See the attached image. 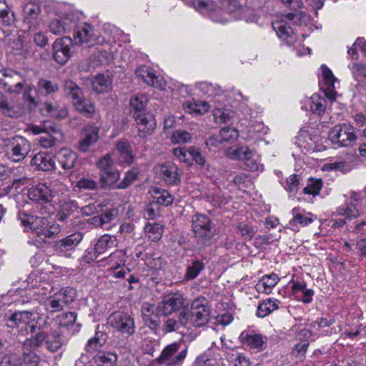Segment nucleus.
Listing matches in <instances>:
<instances>
[{"instance_id":"1","label":"nucleus","mask_w":366,"mask_h":366,"mask_svg":"<svg viewBox=\"0 0 366 366\" xmlns=\"http://www.w3.org/2000/svg\"><path fill=\"white\" fill-rule=\"evenodd\" d=\"M19 219L23 226L29 227L43 241L54 237L59 232V225H50L46 217L34 216L21 212L19 214Z\"/></svg>"},{"instance_id":"2","label":"nucleus","mask_w":366,"mask_h":366,"mask_svg":"<svg viewBox=\"0 0 366 366\" xmlns=\"http://www.w3.org/2000/svg\"><path fill=\"white\" fill-rule=\"evenodd\" d=\"M58 324L53 319L48 316L45 317H39L34 324L29 326V332L36 334L29 339L26 340L24 345L29 344L33 347H40L48 336L54 335L59 332Z\"/></svg>"},{"instance_id":"3","label":"nucleus","mask_w":366,"mask_h":366,"mask_svg":"<svg viewBox=\"0 0 366 366\" xmlns=\"http://www.w3.org/2000/svg\"><path fill=\"white\" fill-rule=\"evenodd\" d=\"M57 186L58 184L56 182L51 183L49 186L39 184L29 189L28 197L32 202L39 204L56 202V198L63 194L62 190L64 189V187L57 189Z\"/></svg>"},{"instance_id":"4","label":"nucleus","mask_w":366,"mask_h":366,"mask_svg":"<svg viewBox=\"0 0 366 366\" xmlns=\"http://www.w3.org/2000/svg\"><path fill=\"white\" fill-rule=\"evenodd\" d=\"M183 311L188 316V324L194 327L205 325L209 319V310L204 298H197L191 304L190 308L183 307Z\"/></svg>"},{"instance_id":"5","label":"nucleus","mask_w":366,"mask_h":366,"mask_svg":"<svg viewBox=\"0 0 366 366\" xmlns=\"http://www.w3.org/2000/svg\"><path fill=\"white\" fill-rule=\"evenodd\" d=\"M4 143L9 157L14 162L22 161L31 151L29 142L21 136L6 139Z\"/></svg>"},{"instance_id":"6","label":"nucleus","mask_w":366,"mask_h":366,"mask_svg":"<svg viewBox=\"0 0 366 366\" xmlns=\"http://www.w3.org/2000/svg\"><path fill=\"white\" fill-rule=\"evenodd\" d=\"M71 291V289L67 287L45 299L39 297L40 295H45L44 292L36 291L34 292V295L38 296V299L40 301H43L46 311L49 312H56L64 310V307L68 305L69 301L71 300L72 297L70 296V300H69L68 297V293Z\"/></svg>"},{"instance_id":"7","label":"nucleus","mask_w":366,"mask_h":366,"mask_svg":"<svg viewBox=\"0 0 366 366\" xmlns=\"http://www.w3.org/2000/svg\"><path fill=\"white\" fill-rule=\"evenodd\" d=\"M108 324L122 335L129 336L135 332L134 320L128 312L122 311L112 312L108 317Z\"/></svg>"},{"instance_id":"8","label":"nucleus","mask_w":366,"mask_h":366,"mask_svg":"<svg viewBox=\"0 0 366 366\" xmlns=\"http://www.w3.org/2000/svg\"><path fill=\"white\" fill-rule=\"evenodd\" d=\"M180 342H174L167 345L162 352L157 360L166 366H175L181 363L187 354V348L181 349Z\"/></svg>"},{"instance_id":"9","label":"nucleus","mask_w":366,"mask_h":366,"mask_svg":"<svg viewBox=\"0 0 366 366\" xmlns=\"http://www.w3.org/2000/svg\"><path fill=\"white\" fill-rule=\"evenodd\" d=\"M329 139L340 147H349L356 140L355 129L347 124L336 125L330 130Z\"/></svg>"},{"instance_id":"10","label":"nucleus","mask_w":366,"mask_h":366,"mask_svg":"<svg viewBox=\"0 0 366 366\" xmlns=\"http://www.w3.org/2000/svg\"><path fill=\"white\" fill-rule=\"evenodd\" d=\"M192 231L197 242L204 244L213 237L211 220L209 217L203 214H195L192 217Z\"/></svg>"},{"instance_id":"11","label":"nucleus","mask_w":366,"mask_h":366,"mask_svg":"<svg viewBox=\"0 0 366 366\" xmlns=\"http://www.w3.org/2000/svg\"><path fill=\"white\" fill-rule=\"evenodd\" d=\"M154 173L167 184L175 185L180 182L179 168L172 162L157 164L154 167Z\"/></svg>"},{"instance_id":"12","label":"nucleus","mask_w":366,"mask_h":366,"mask_svg":"<svg viewBox=\"0 0 366 366\" xmlns=\"http://www.w3.org/2000/svg\"><path fill=\"white\" fill-rule=\"evenodd\" d=\"M185 298L180 293H173L164 297L157 310L159 314L167 315L184 307Z\"/></svg>"},{"instance_id":"13","label":"nucleus","mask_w":366,"mask_h":366,"mask_svg":"<svg viewBox=\"0 0 366 366\" xmlns=\"http://www.w3.org/2000/svg\"><path fill=\"white\" fill-rule=\"evenodd\" d=\"M73 40L76 45H85L88 47L99 42L94 27L89 24H84L77 27Z\"/></svg>"},{"instance_id":"14","label":"nucleus","mask_w":366,"mask_h":366,"mask_svg":"<svg viewBox=\"0 0 366 366\" xmlns=\"http://www.w3.org/2000/svg\"><path fill=\"white\" fill-rule=\"evenodd\" d=\"M71 39L67 36L57 39L53 43V58L59 64L64 65L71 57Z\"/></svg>"},{"instance_id":"15","label":"nucleus","mask_w":366,"mask_h":366,"mask_svg":"<svg viewBox=\"0 0 366 366\" xmlns=\"http://www.w3.org/2000/svg\"><path fill=\"white\" fill-rule=\"evenodd\" d=\"M135 74L137 76L141 79L145 84L152 87L163 89L165 86V82L160 76H157L154 71L147 66H142L136 69Z\"/></svg>"},{"instance_id":"16","label":"nucleus","mask_w":366,"mask_h":366,"mask_svg":"<svg viewBox=\"0 0 366 366\" xmlns=\"http://www.w3.org/2000/svg\"><path fill=\"white\" fill-rule=\"evenodd\" d=\"M36 310L17 311L6 319V325L9 328L19 327L20 325H26L29 330L30 323L35 320L34 315Z\"/></svg>"},{"instance_id":"17","label":"nucleus","mask_w":366,"mask_h":366,"mask_svg":"<svg viewBox=\"0 0 366 366\" xmlns=\"http://www.w3.org/2000/svg\"><path fill=\"white\" fill-rule=\"evenodd\" d=\"M99 129L94 124L86 125L81 132V137L79 142L78 148L81 152H86L91 146L99 139Z\"/></svg>"},{"instance_id":"18","label":"nucleus","mask_w":366,"mask_h":366,"mask_svg":"<svg viewBox=\"0 0 366 366\" xmlns=\"http://www.w3.org/2000/svg\"><path fill=\"white\" fill-rule=\"evenodd\" d=\"M137 122L139 136L145 138L152 134L155 129L156 123L154 117L149 113L142 114L140 117L134 118Z\"/></svg>"},{"instance_id":"19","label":"nucleus","mask_w":366,"mask_h":366,"mask_svg":"<svg viewBox=\"0 0 366 366\" xmlns=\"http://www.w3.org/2000/svg\"><path fill=\"white\" fill-rule=\"evenodd\" d=\"M291 213L292 218L289 222V225L295 229V227L297 224L301 227H306L311 224L314 219L315 216L310 212H306L300 207H295L292 209Z\"/></svg>"},{"instance_id":"20","label":"nucleus","mask_w":366,"mask_h":366,"mask_svg":"<svg viewBox=\"0 0 366 366\" xmlns=\"http://www.w3.org/2000/svg\"><path fill=\"white\" fill-rule=\"evenodd\" d=\"M321 69L325 84L322 89L326 97L330 99H335L337 94L335 90V84L337 81V79L334 76L332 71L325 65H322Z\"/></svg>"},{"instance_id":"21","label":"nucleus","mask_w":366,"mask_h":366,"mask_svg":"<svg viewBox=\"0 0 366 366\" xmlns=\"http://www.w3.org/2000/svg\"><path fill=\"white\" fill-rule=\"evenodd\" d=\"M119 164H131L134 162V156L131 144L127 139L119 140L116 145Z\"/></svg>"},{"instance_id":"22","label":"nucleus","mask_w":366,"mask_h":366,"mask_svg":"<svg viewBox=\"0 0 366 366\" xmlns=\"http://www.w3.org/2000/svg\"><path fill=\"white\" fill-rule=\"evenodd\" d=\"M116 238L114 237L104 234L102 236L95 244L94 247V254L89 253L91 260L96 259L99 255L104 253L107 249L116 246Z\"/></svg>"},{"instance_id":"23","label":"nucleus","mask_w":366,"mask_h":366,"mask_svg":"<svg viewBox=\"0 0 366 366\" xmlns=\"http://www.w3.org/2000/svg\"><path fill=\"white\" fill-rule=\"evenodd\" d=\"M56 158L61 167L65 171H68L74 167L77 155L69 149L62 148L56 154Z\"/></svg>"},{"instance_id":"24","label":"nucleus","mask_w":366,"mask_h":366,"mask_svg":"<svg viewBox=\"0 0 366 366\" xmlns=\"http://www.w3.org/2000/svg\"><path fill=\"white\" fill-rule=\"evenodd\" d=\"M0 111L11 118H19L24 113V108L21 104L9 105L7 97L0 92Z\"/></svg>"},{"instance_id":"25","label":"nucleus","mask_w":366,"mask_h":366,"mask_svg":"<svg viewBox=\"0 0 366 366\" xmlns=\"http://www.w3.org/2000/svg\"><path fill=\"white\" fill-rule=\"evenodd\" d=\"M191 5L202 14H209L211 17L217 21L214 14L222 13L219 7L216 6L215 3L212 0H192Z\"/></svg>"},{"instance_id":"26","label":"nucleus","mask_w":366,"mask_h":366,"mask_svg":"<svg viewBox=\"0 0 366 366\" xmlns=\"http://www.w3.org/2000/svg\"><path fill=\"white\" fill-rule=\"evenodd\" d=\"M82 238L80 232H75L56 242L55 247L60 252L71 250L80 243Z\"/></svg>"},{"instance_id":"27","label":"nucleus","mask_w":366,"mask_h":366,"mask_svg":"<svg viewBox=\"0 0 366 366\" xmlns=\"http://www.w3.org/2000/svg\"><path fill=\"white\" fill-rule=\"evenodd\" d=\"M31 164L42 171H51L55 167V163L51 156L43 152H39L34 155L31 161Z\"/></svg>"},{"instance_id":"28","label":"nucleus","mask_w":366,"mask_h":366,"mask_svg":"<svg viewBox=\"0 0 366 366\" xmlns=\"http://www.w3.org/2000/svg\"><path fill=\"white\" fill-rule=\"evenodd\" d=\"M147 102L148 99L143 94H138L131 98L129 104L133 118L140 117V115L146 113Z\"/></svg>"},{"instance_id":"29","label":"nucleus","mask_w":366,"mask_h":366,"mask_svg":"<svg viewBox=\"0 0 366 366\" xmlns=\"http://www.w3.org/2000/svg\"><path fill=\"white\" fill-rule=\"evenodd\" d=\"M56 201L60 208V212L58 214L60 221H64L79 208L78 203L71 199H66L61 197V198L57 197Z\"/></svg>"},{"instance_id":"30","label":"nucleus","mask_w":366,"mask_h":366,"mask_svg":"<svg viewBox=\"0 0 366 366\" xmlns=\"http://www.w3.org/2000/svg\"><path fill=\"white\" fill-rule=\"evenodd\" d=\"M48 26L52 34L61 35L71 29L73 23L67 18L54 19L49 22Z\"/></svg>"},{"instance_id":"31","label":"nucleus","mask_w":366,"mask_h":366,"mask_svg":"<svg viewBox=\"0 0 366 366\" xmlns=\"http://www.w3.org/2000/svg\"><path fill=\"white\" fill-rule=\"evenodd\" d=\"M279 280V277L274 273L264 275L256 285V289L258 292L269 294Z\"/></svg>"},{"instance_id":"32","label":"nucleus","mask_w":366,"mask_h":366,"mask_svg":"<svg viewBox=\"0 0 366 366\" xmlns=\"http://www.w3.org/2000/svg\"><path fill=\"white\" fill-rule=\"evenodd\" d=\"M45 137L39 138V144L44 148H50L56 144V142L62 140L63 135L59 127L56 125L48 131Z\"/></svg>"},{"instance_id":"33","label":"nucleus","mask_w":366,"mask_h":366,"mask_svg":"<svg viewBox=\"0 0 366 366\" xmlns=\"http://www.w3.org/2000/svg\"><path fill=\"white\" fill-rule=\"evenodd\" d=\"M307 104L310 106V111L318 116L322 115L326 109V100L318 94H313L310 99H307ZM306 109L307 105L303 107Z\"/></svg>"},{"instance_id":"34","label":"nucleus","mask_w":366,"mask_h":366,"mask_svg":"<svg viewBox=\"0 0 366 366\" xmlns=\"http://www.w3.org/2000/svg\"><path fill=\"white\" fill-rule=\"evenodd\" d=\"M120 177V173L117 169H112L109 171H104L99 172V181L102 187L107 189L114 187L118 182Z\"/></svg>"},{"instance_id":"35","label":"nucleus","mask_w":366,"mask_h":366,"mask_svg":"<svg viewBox=\"0 0 366 366\" xmlns=\"http://www.w3.org/2000/svg\"><path fill=\"white\" fill-rule=\"evenodd\" d=\"M187 325H188V316L184 311L182 310L178 315V320L174 318L167 319L164 322V330L167 332H171Z\"/></svg>"},{"instance_id":"36","label":"nucleus","mask_w":366,"mask_h":366,"mask_svg":"<svg viewBox=\"0 0 366 366\" xmlns=\"http://www.w3.org/2000/svg\"><path fill=\"white\" fill-rule=\"evenodd\" d=\"M106 333L104 332H97L94 336L87 341L85 350L88 352L99 351L106 342Z\"/></svg>"},{"instance_id":"37","label":"nucleus","mask_w":366,"mask_h":366,"mask_svg":"<svg viewBox=\"0 0 366 366\" xmlns=\"http://www.w3.org/2000/svg\"><path fill=\"white\" fill-rule=\"evenodd\" d=\"M197 88L202 93L207 95L208 97H219L217 101L218 102H222L223 98L222 97V89L220 86L217 85H214L209 82H200L197 85Z\"/></svg>"},{"instance_id":"38","label":"nucleus","mask_w":366,"mask_h":366,"mask_svg":"<svg viewBox=\"0 0 366 366\" xmlns=\"http://www.w3.org/2000/svg\"><path fill=\"white\" fill-rule=\"evenodd\" d=\"M184 108L187 112L194 114H204L207 113L210 105L207 102L188 101L184 104Z\"/></svg>"},{"instance_id":"39","label":"nucleus","mask_w":366,"mask_h":366,"mask_svg":"<svg viewBox=\"0 0 366 366\" xmlns=\"http://www.w3.org/2000/svg\"><path fill=\"white\" fill-rule=\"evenodd\" d=\"M253 151L251 150L247 146H238L230 148L227 152L229 158L234 160H240L245 162L247 158L252 157Z\"/></svg>"},{"instance_id":"40","label":"nucleus","mask_w":366,"mask_h":366,"mask_svg":"<svg viewBox=\"0 0 366 366\" xmlns=\"http://www.w3.org/2000/svg\"><path fill=\"white\" fill-rule=\"evenodd\" d=\"M279 301L274 299L268 298L263 300L257 310V315L259 317H265L271 312L278 309Z\"/></svg>"},{"instance_id":"41","label":"nucleus","mask_w":366,"mask_h":366,"mask_svg":"<svg viewBox=\"0 0 366 366\" xmlns=\"http://www.w3.org/2000/svg\"><path fill=\"white\" fill-rule=\"evenodd\" d=\"M59 90L56 82L46 79H40L37 83L36 91L42 96H49Z\"/></svg>"},{"instance_id":"42","label":"nucleus","mask_w":366,"mask_h":366,"mask_svg":"<svg viewBox=\"0 0 366 366\" xmlns=\"http://www.w3.org/2000/svg\"><path fill=\"white\" fill-rule=\"evenodd\" d=\"M64 92L66 96L71 99L73 104L84 97L81 88L71 80L65 81Z\"/></svg>"},{"instance_id":"43","label":"nucleus","mask_w":366,"mask_h":366,"mask_svg":"<svg viewBox=\"0 0 366 366\" xmlns=\"http://www.w3.org/2000/svg\"><path fill=\"white\" fill-rule=\"evenodd\" d=\"M112 80L104 74H98L92 81L93 89L98 93L107 92L111 89Z\"/></svg>"},{"instance_id":"44","label":"nucleus","mask_w":366,"mask_h":366,"mask_svg":"<svg viewBox=\"0 0 366 366\" xmlns=\"http://www.w3.org/2000/svg\"><path fill=\"white\" fill-rule=\"evenodd\" d=\"M76 110L86 117H92L95 112L94 104L89 99L82 97L74 104Z\"/></svg>"},{"instance_id":"45","label":"nucleus","mask_w":366,"mask_h":366,"mask_svg":"<svg viewBox=\"0 0 366 366\" xmlns=\"http://www.w3.org/2000/svg\"><path fill=\"white\" fill-rule=\"evenodd\" d=\"M117 355L113 352H99L94 357V361L98 366H114Z\"/></svg>"},{"instance_id":"46","label":"nucleus","mask_w":366,"mask_h":366,"mask_svg":"<svg viewBox=\"0 0 366 366\" xmlns=\"http://www.w3.org/2000/svg\"><path fill=\"white\" fill-rule=\"evenodd\" d=\"M242 342L252 348H260L264 344L263 337L258 334L242 332L240 335Z\"/></svg>"},{"instance_id":"47","label":"nucleus","mask_w":366,"mask_h":366,"mask_svg":"<svg viewBox=\"0 0 366 366\" xmlns=\"http://www.w3.org/2000/svg\"><path fill=\"white\" fill-rule=\"evenodd\" d=\"M144 230L149 239L153 242L159 240L162 236V226L157 223H148L144 227Z\"/></svg>"},{"instance_id":"48","label":"nucleus","mask_w":366,"mask_h":366,"mask_svg":"<svg viewBox=\"0 0 366 366\" xmlns=\"http://www.w3.org/2000/svg\"><path fill=\"white\" fill-rule=\"evenodd\" d=\"M336 213L337 215L345 217L347 219L357 218L360 215L358 209L352 203L339 207L336 210Z\"/></svg>"},{"instance_id":"49","label":"nucleus","mask_w":366,"mask_h":366,"mask_svg":"<svg viewBox=\"0 0 366 366\" xmlns=\"http://www.w3.org/2000/svg\"><path fill=\"white\" fill-rule=\"evenodd\" d=\"M157 202L162 205L169 206L174 201L173 196L168 192L160 188H154L152 190Z\"/></svg>"},{"instance_id":"50","label":"nucleus","mask_w":366,"mask_h":366,"mask_svg":"<svg viewBox=\"0 0 366 366\" xmlns=\"http://www.w3.org/2000/svg\"><path fill=\"white\" fill-rule=\"evenodd\" d=\"M272 27L276 31L277 36L282 39H287L292 33V29L287 25L285 20H277L272 23Z\"/></svg>"},{"instance_id":"51","label":"nucleus","mask_w":366,"mask_h":366,"mask_svg":"<svg viewBox=\"0 0 366 366\" xmlns=\"http://www.w3.org/2000/svg\"><path fill=\"white\" fill-rule=\"evenodd\" d=\"M139 174V172L137 169L133 168L132 169L128 171L125 174L122 181L117 184L115 188L119 189H124L127 188L129 186L133 184L134 181L137 180Z\"/></svg>"},{"instance_id":"52","label":"nucleus","mask_w":366,"mask_h":366,"mask_svg":"<svg viewBox=\"0 0 366 366\" xmlns=\"http://www.w3.org/2000/svg\"><path fill=\"white\" fill-rule=\"evenodd\" d=\"M36 91L35 86L31 84H26L23 89V99L27 102L28 106L32 109L37 106V102L33 97L32 93Z\"/></svg>"},{"instance_id":"53","label":"nucleus","mask_w":366,"mask_h":366,"mask_svg":"<svg viewBox=\"0 0 366 366\" xmlns=\"http://www.w3.org/2000/svg\"><path fill=\"white\" fill-rule=\"evenodd\" d=\"M192 134L182 129H177L174 132L171 137V141L174 144H186L191 141Z\"/></svg>"},{"instance_id":"54","label":"nucleus","mask_w":366,"mask_h":366,"mask_svg":"<svg viewBox=\"0 0 366 366\" xmlns=\"http://www.w3.org/2000/svg\"><path fill=\"white\" fill-rule=\"evenodd\" d=\"M204 268V263L200 260H195L188 266L186 278L187 280H193L196 278L202 270Z\"/></svg>"},{"instance_id":"55","label":"nucleus","mask_w":366,"mask_h":366,"mask_svg":"<svg viewBox=\"0 0 366 366\" xmlns=\"http://www.w3.org/2000/svg\"><path fill=\"white\" fill-rule=\"evenodd\" d=\"M322 187V182L319 179H309L307 186L304 188L303 192L306 194L316 196L320 194Z\"/></svg>"},{"instance_id":"56","label":"nucleus","mask_w":366,"mask_h":366,"mask_svg":"<svg viewBox=\"0 0 366 366\" xmlns=\"http://www.w3.org/2000/svg\"><path fill=\"white\" fill-rule=\"evenodd\" d=\"M154 305H144L142 307V317L143 320L149 326L157 327L159 325V321L156 319H153L152 314L154 312Z\"/></svg>"},{"instance_id":"57","label":"nucleus","mask_w":366,"mask_h":366,"mask_svg":"<svg viewBox=\"0 0 366 366\" xmlns=\"http://www.w3.org/2000/svg\"><path fill=\"white\" fill-rule=\"evenodd\" d=\"M221 140L219 142H233L236 140L239 136L238 131L229 127H225L220 130Z\"/></svg>"},{"instance_id":"58","label":"nucleus","mask_w":366,"mask_h":366,"mask_svg":"<svg viewBox=\"0 0 366 366\" xmlns=\"http://www.w3.org/2000/svg\"><path fill=\"white\" fill-rule=\"evenodd\" d=\"M213 116L214 122L217 124L227 123L232 118L231 113L228 110L222 108L214 109Z\"/></svg>"},{"instance_id":"59","label":"nucleus","mask_w":366,"mask_h":366,"mask_svg":"<svg viewBox=\"0 0 366 366\" xmlns=\"http://www.w3.org/2000/svg\"><path fill=\"white\" fill-rule=\"evenodd\" d=\"M47 349L51 352H56L62 346V342L59 332L54 335L48 336L44 340Z\"/></svg>"},{"instance_id":"60","label":"nucleus","mask_w":366,"mask_h":366,"mask_svg":"<svg viewBox=\"0 0 366 366\" xmlns=\"http://www.w3.org/2000/svg\"><path fill=\"white\" fill-rule=\"evenodd\" d=\"M333 319H327V318H321L320 320L315 321L310 324V327L319 332L321 335H324L327 333V330L324 329L325 327H329L334 323Z\"/></svg>"},{"instance_id":"61","label":"nucleus","mask_w":366,"mask_h":366,"mask_svg":"<svg viewBox=\"0 0 366 366\" xmlns=\"http://www.w3.org/2000/svg\"><path fill=\"white\" fill-rule=\"evenodd\" d=\"M114 162L112 155L107 154L97 162V166L99 169V172H103L104 171L115 169L114 168Z\"/></svg>"},{"instance_id":"62","label":"nucleus","mask_w":366,"mask_h":366,"mask_svg":"<svg viewBox=\"0 0 366 366\" xmlns=\"http://www.w3.org/2000/svg\"><path fill=\"white\" fill-rule=\"evenodd\" d=\"M40 11L41 9L39 5L32 3L27 4L24 8L25 18L29 22H31L37 19Z\"/></svg>"},{"instance_id":"63","label":"nucleus","mask_w":366,"mask_h":366,"mask_svg":"<svg viewBox=\"0 0 366 366\" xmlns=\"http://www.w3.org/2000/svg\"><path fill=\"white\" fill-rule=\"evenodd\" d=\"M39 357L33 352H24L21 357V366H38Z\"/></svg>"},{"instance_id":"64","label":"nucleus","mask_w":366,"mask_h":366,"mask_svg":"<svg viewBox=\"0 0 366 366\" xmlns=\"http://www.w3.org/2000/svg\"><path fill=\"white\" fill-rule=\"evenodd\" d=\"M0 366H21V357L16 353L6 355L2 357Z\"/></svg>"}]
</instances>
